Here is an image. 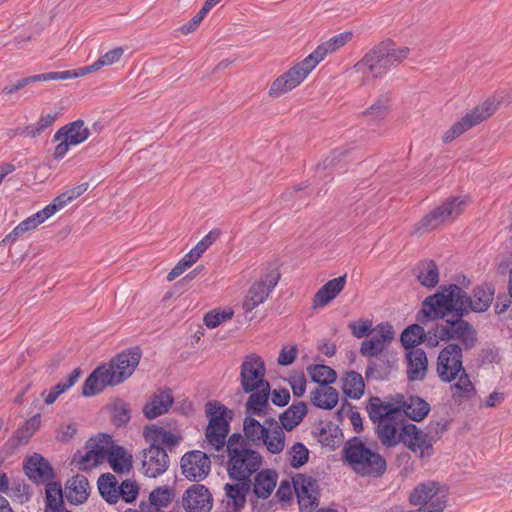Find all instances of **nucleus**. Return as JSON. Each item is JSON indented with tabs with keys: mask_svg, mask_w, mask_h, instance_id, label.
Wrapping results in <instances>:
<instances>
[{
	"mask_svg": "<svg viewBox=\"0 0 512 512\" xmlns=\"http://www.w3.org/2000/svg\"><path fill=\"white\" fill-rule=\"evenodd\" d=\"M440 289L423 301L416 316L420 323L444 319L448 311H456L459 316H466L471 311L484 312L494 299V289L487 284L474 288L472 297L456 284L441 286Z\"/></svg>",
	"mask_w": 512,
	"mask_h": 512,
	"instance_id": "obj_1",
	"label": "nucleus"
},
{
	"mask_svg": "<svg viewBox=\"0 0 512 512\" xmlns=\"http://www.w3.org/2000/svg\"><path fill=\"white\" fill-rule=\"evenodd\" d=\"M352 38L349 31L331 37L318 45L304 60L277 77L269 89L271 97H279L297 87L328 54L343 47Z\"/></svg>",
	"mask_w": 512,
	"mask_h": 512,
	"instance_id": "obj_2",
	"label": "nucleus"
},
{
	"mask_svg": "<svg viewBox=\"0 0 512 512\" xmlns=\"http://www.w3.org/2000/svg\"><path fill=\"white\" fill-rule=\"evenodd\" d=\"M205 412L209 418L205 436L212 448L221 451L226 447L228 455L249 448L245 436L239 433H233L226 439L233 417L232 410L217 401H209L205 406Z\"/></svg>",
	"mask_w": 512,
	"mask_h": 512,
	"instance_id": "obj_3",
	"label": "nucleus"
},
{
	"mask_svg": "<svg viewBox=\"0 0 512 512\" xmlns=\"http://www.w3.org/2000/svg\"><path fill=\"white\" fill-rule=\"evenodd\" d=\"M25 475L36 484H45V512H63L64 495L60 483L52 481L54 471L48 460L34 453L23 462Z\"/></svg>",
	"mask_w": 512,
	"mask_h": 512,
	"instance_id": "obj_4",
	"label": "nucleus"
},
{
	"mask_svg": "<svg viewBox=\"0 0 512 512\" xmlns=\"http://www.w3.org/2000/svg\"><path fill=\"white\" fill-rule=\"evenodd\" d=\"M409 51L408 47H396L391 40L382 41L368 51L355 68L366 76L381 78L407 58Z\"/></svg>",
	"mask_w": 512,
	"mask_h": 512,
	"instance_id": "obj_5",
	"label": "nucleus"
},
{
	"mask_svg": "<svg viewBox=\"0 0 512 512\" xmlns=\"http://www.w3.org/2000/svg\"><path fill=\"white\" fill-rule=\"evenodd\" d=\"M343 453L345 461L360 476L378 478L386 472L384 457L368 448L357 437L345 444Z\"/></svg>",
	"mask_w": 512,
	"mask_h": 512,
	"instance_id": "obj_6",
	"label": "nucleus"
},
{
	"mask_svg": "<svg viewBox=\"0 0 512 512\" xmlns=\"http://www.w3.org/2000/svg\"><path fill=\"white\" fill-rule=\"evenodd\" d=\"M467 197H450L441 205L423 216L414 226L413 232L425 234L443 224L453 222L467 206Z\"/></svg>",
	"mask_w": 512,
	"mask_h": 512,
	"instance_id": "obj_7",
	"label": "nucleus"
},
{
	"mask_svg": "<svg viewBox=\"0 0 512 512\" xmlns=\"http://www.w3.org/2000/svg\"><path fill=\"white\" fill-rule=\"evenodd\" d=\"M451 318L446 319V325L438 326V337L441 341L458 340L465 350L472 349L477 342V332L464 316H459L456 311H448Z\"/></svg>",
	"mask_w": 512,
	"mask_h": 512,
	"instance_id": "obj_8",
	"label": "nucleus"
},
{
	"mask_svg": "<svg viewBox=\"0 0 512 512\" xmlns=\"http://www.w3.org/2000/svg\"><path fill=\"white\" fill-rule=\"evenodd\" d=\"M141 356V350L135 347L118 353L108 365H103L109 385L115 386L127 380L138 366Z\"/></svg>",
	"mask_w": 512,
	"mask_h": 512,
	"instance_id": "obj_9",
	"label": "nucleus"
},
{
	"mask_svg": "<svg viewBox=\"0 0 512 512\" xmlns=\"http://www.w3.org/2000/svg\"><path fill=\"white\" fill-rule=\"evenodd\" d=\"M261 454L251 448L241 449L228 455L227 472L232 480L251 482L250 477L262 465Z\"/></svg>",
	"mask_w": 512,
	"mask_h": 512,
	"instance_id": "obj_10",
	"label": "nucleus"
},
{
	"mask_svg": "<svg viewBox=\"0 0 512 512\" xmlns=\"http://www.w3.org/2000/svg\"><path fill=\"white\" fill-rule=\"evenodd\" d=\"M497 104L495 100L487 99L482 104L467 112L460 120L455 122L443 135L445 143L452 142L474 126L480 124L495 113Z\"/></svg>",
	"mask_w": 512,
	"mask_h": 512,
	"instance_id": "obj_11",
	"label": "nucleus"
},
{
	"mask_svg": "<svg viewBox=\"0 0 512 512\" xmlns=\"http://www.w3.org/2000/svg\"><path fill=\"white\" fill-rule=\"evenodd\" d=\"M464 370L463 351L459 344L450 343L440 351L436 372L442 382L451 383Z\"/></svg>",
	"mask_w": 512,
	"mask_h": 512,
	"instance_id": "obj_12",
	"label": "nucleus"
},
{
	"mask_svg": "<svg viewBox=\"0 0 512 512\" xmlns=\"http://www.w3.org/2000/svg\"><path fill=\"white\" fill-rule=\"evenodd\" d=\"M280 279V273L276 268H268L261 279L255 282L248 290L242 307L245 312H251L263 303Z\"/></svg>",
	"mask_w": 512,
	"mask_h": 512,
	"instance_id": "obj_13",
	"label": "nucleus"
},
{
	"mask_svg": "<svg viewBox=\"0 0 512 512\" xmlns=\"http://www.w3.org/2000/svg\"><path fill=\"white\" fill-rule=\"evenodd\" d=\"M264 362L256 354L246 356L241 364L240 381L241 387L245 393L252 392L259 387L264 386L265 382Z\"/></svg>",
	"mask_w": 512,
	"mask_h": 512,
	"instance_id": "obj_14",
	"label": "nucleus"
},
{
	"mask_svg": "<svg viewBox=\"0 0 512 512\" xmlns=\"http://www.w3.org/2000/svg\"><path fill=\"white\" fill-rule=\"evenodd\" d=\"M169 456L163 447L149 445L142 451L143 474L150 478H156L164 474L169 467Z\"/></svg>",
	"mask_w": 512,
	"mask_h": 512,
	"instance_id": "obj_15",
	"label": "nucleus"
},
{
	"mask_svg": "<svg viewBox=\"0 0 512 512\" xmlns=\"http://www.w3.org/2000/svg\"><path fill=\"white\" fill-rule=\"evenodd\" d=\"M181 470L182 474L189 480H202L210 472V460L201 451L187 452L181 458Z\"/></svg>",
	"mask_w": 512,
	"mask_h": 512,
	"instance_id": "obj_16",
	"label": "nucleus"
},
{
	"mask_svg": "<svg viewBox=\"0 0 512 512\" xmlns=\"http://www.w3.org/2000/svg\"><path fill=\"white\" fill-rule=\"evenodd\" d=\"M400 440L414 453L419 452L420 457L431 455L433 447L430 436L414 424H407L401 428Z\"/></svg>",
	"mask_w": 512,
	"mask_h": 512,
	"instance_id": "obj_17",
	"label": "nucleus"
},
{
	"mask_svg": "<svg viewBox=\"0 0 512 512\" xmlns=\"http://www.w3.org/2000/svg\"><path fill=\"white\" fill-rule=\"evenodd\" d=\"M377 334L361 343L360 354L365 357H377L394 338V330L389 323H381L376 328Z\"/></svg>",
	"mask_w": 512,
	"mask_h": 512,
	"instance_id": "obj_18",
	"label": "nucleus"
},
{
	"mask_svg": "<svg viewBox=\"0 0 512 512\" xmlns=\"http://www.w3.org/2000/svg\"><path fill=\"white\" fill-rule=\"evenodd\" d=\"M183 507L187 512H209L212 508V497L209 490L202 484H193L183 494Z\"/></svg>",
	"mask_w": 512,
	"mask_h": 512,
	"instance_id": "obj_19",
	"label": "nucleus"
},
{
	"mask_svg": "<svg viewBox=\"0 0 512 512\" xmlns=\"http://www.w3.org/2000/svg\"><path fill=\"white\" fill-rule=\"evenodd\" d=\"M393 400L401 407V417L407 416L411 420L419 422L423 420L430 411V404L419 396H409L407 399L402 394H396Z\"/></svg>",
	"mask_w": 512,
	"mask_h": 512,
	"instance_id": "obj_20",
	"label": "nucleus"
},
{
	"mask_svg": "<svg viewBox=\"0 0 512 512\" xmlns=\"http://www.w3.org/2000/svg\"><path fill=\"white\" fill-rule=\"evenodd\" d=\"M143 437L149 445L163 447L166 449L167 453L172 452L181 441V436L155 424L148 425L144 428Z\"/></svg>",
	"mask_w": 512,
	"mask_h": 512,
	"instance_id": "obj_21",
	"label": "nucleus"
},
{
	"mask_svg": "<svg viewBox=\"0 0 512 512\" xmlns=\"http://www.w3.org/2000/svg\"><path fill=\"white\" fill-rule=\"evenodd\" d=\"M394 402L383 401L380 397H371L367 403L366 410L369 419L373 424L384 422L391 417H401V407Z\"/></svg>",
	"mask_w": 512,
	"mask_h": 512,
	"instance_id": "obj_22",
	"label": "nucleus"
},
{
	"mask_svg": "<svg viewBox=\"0 0 512 512\" xmlns=\"http://www.w3.org/2000/svg\"><path fill=\"white\" fill-rule=\"evenodd\" d=\"M270 384L265 382L264 386L249 392L250 395L245 404V412L250 416H265L271 409L269 405Z\"/></svg>",
	"mask_w": 512,
	"mask_h": 512,
	"instance_id": "obj_23",
	"label": "nucleus"
},
{
	"mask_svg": "<svg viewBox=\"0 0 512 512\" xmlns=\"http://www.w3.org/2000/svg\"><path fill=\"white\" fill-rule=\"evenodd\" d=\"M402 417H391L384 422L375 423V432L377 438L385 447H394L400 440L401 428L404 426L401 422Z\"/></svg>",
	"mask_w": 512,
	"mask_h": 512,
	"instance_id": "obj_24",
	"label": "nucleus"
},
{
	"mask_svg": "<svg viewBox=\"0 0 512 512\" xmlns=\"http://www.w3.org/2000/svg\"><path fill=\"white\" fill-rule=\"evenodd\" d=\"M174 401L170 389L160 390L154 393L143 407L144 416L149 419H155L168 412Z\"/></svg>",
	"mask_w": 512,
	"mask_h": 512,
	"instance_id": "obj_25",
	"label": "nucleus"
},
{
	"mask_svg": "<svg viewBox=\"0 0 512 512\" xmlns=\"http://www.w3.org/2000/svg\"><path fill=\"white\" fill-rule=\"evenodd\" d=\"M407 378L409 381H422L427 374L428 360L421 348L411 349L407 355Z\"/></svg>",
	"mask_w": 512,
	"mask_h": 512,
	"instance_id": "obj_26",
	"label": "nucleus"
},
{
	"mask_svg": "<svg viewBox=\"0 0 512 512\" xmlns=\"http://www.w3.org/2000/svg\"><path fill=\"white\" fill-rule=\"evenodd\" d=\"M90 495V485L84 475H75L66 481V501L80 505L87 501Z\"/></svg>",
	"mask_w": 512,
	"mask_h": 512,
	"instance_id": "obj_27",
	"label": "nucleus"
},
{
	"mask_svg": "<svg viewBox=\"0 0 512 512\" xmlns=\"http://www.w3.org/2000/svg\"><path fill=\"white\" fill-rule=\"evenodd\" d=\"M124 53V50L122 47H116L108 52H106L104 55H102L96 62H94L90 66H85L79 69L74 70H66V80L67 79H73L77 78L79 76H83L87 74L88 72L96 71L100 69L102 66L105 65H111L120 60Z\"/></svg>",
	"mask_w": 512,
	"mask_h": 512,
	"instance_id": "obj_28",
	"label": "nucleus"
},
{
	"mask_svg": "<svg viewBox=\"0 0 512 512\" xmlns=\"http://www.w3.org/2000/svg\"><path fill=\"white\" fill-rule=\"evenodd\" d=\"M346 275L339 276L326 282L314 296V306L324 307L332 301L345 287Z\"/></svg>",
	"mask_w": 512,
	"mask_h": 512,
	"instance_id": "obj_29",
	"label": "nucleus"
},
{
	"mask_svg": "<svg viewBox=\"0 0 512 512\" xmlns=\"http://www.w3.org/2000/svg\"><path fill=\"white\" fill-rule=\"evenodd\" d=\"M115 444L112 437L106 433H99L91 437L86 443L84 450L90 451L93 455L99 458L102 462L108 458L110 450L114 448Z\"/></svg>",
	"mask_w": 512,
	"mask_h": 512,
	"instance_id": "obj_30",
	"label": "nucleus"
},
{
	"mask_svg": "<svg viewBox=\"0 0 512 512\" xmlns=\"http://www.w3.org/2000/svg\"><path fill=\"white\" fill-rule=\"evenodd\" d=\"M308 412L305 402L293 403L279 416V422L286 431H292L297 427Z\"/></svg>",
	"mask_w": 512,
	"mask_h": 512,
	"instance_id": "obj_31",
	"label": "nucleus"
},
{
	"mask_svg": "<svg viewBox=\"0 0 512 512\" xmlns=\"http://www.w3.org/2000/svg\"><path fill=\"white\" fill-rule=\"evenodd\" d=\"M277 474L273 470H262L258 472L254 479L253 492L258 498H268L276 487Z\"/></svg>",
	"mask_w": 512,
	"mask_h": 512,
	"instance_id": "obj_32",
	"label": "nucleus"
},
{
	"mask_svg": "<svg viewBox=\"0 0 512 512\" xmlns=\"http://www.w3.org/2000/svg\"><path fill=\"white\" fill-rule=\"evenodd\" d=\"M312 434L319 443L332 449L341 443L342 432L337 425L331 422L316 428Z\"/></svg>",
	"mask_w": 512,
	"mask_h": 512,
	"instance_id": "obj_33",
	"label": "nucleus"
},
{
	"mask_svg": "<svg viewBox=\"0 0 512 512\" xmlns=\"http://www.w3.org/2000/svg\"><path fill=\"white\" fill-rule=\"evenodd\" d=\"M107 374L104 373V366L97 367L85 380L82 386V394L85 397L94 396L106 387L110 386Z\"/></svg>",
	"mask_w": 512,
	"mask_h": 512,
	"instance_id": "obj_34",
	"label": "nucleus"
},
{
	"mask_svg": "<svg viewBox=\"0 0 512 512\" xmlns=\"http://www.w3.org/2000/svg\"><path fill=\"white\" fill-rule=\"evenodd\" d=\"M457 382L451 385L453 391L452 397L456 402H462L470 400L476 394V389L470 380V377L466 370L459 373L457 376Z\"/></svg>",
	"mask_w": 512,
	"mask_h": 512,
	"instance_id": "obj_35",
	"label": "nucleus"
},
{
	"mask_svg": "<svg viewBox=\"0 0 512 512\" xmlns=\"http://www.w3.org/2000/svg\"><path fill=\"white\" fill-rule=\"evenodd\" d=\"M338 398V391L331 386L317 388L311 393L312 404L325 410L333 409L338 403Z\"/></svg>",
	"mask_w": 512,
	"mask_h": 512,
	"instance_id": "obj_36",
	"label": "nucleus"
},
{
	"mask_svg": "<svg viewBox=\"0 0 512 512\" xmlns=\"http://www.w3.org/2000/svg\"><path fill=\"white\" fill-rule=\"evenodd\" d=\"M107 461L115 473H127L132 469V455L119 445H115L110 450Z\"/></svg>",
	"mask_w": 512,
	"mask_h": 512,
	"instance_id": "obj_37",
	"label": "nucleus"
},
{
	"mask_svg": "<svg viewBox=\"0 0 512 512\" xmlns=\"http://www.w3.org/2000/svg\"><path fill=\"white\" fill-rule=\"evenodd\" d=\"M101 497L108 503H116L119 499V485L116 477L111 473L102 474L97 481Z\"/></svg>",
	"mask_w": 512,
	"mask_h": 512,
	"instance_id": "obj_38",
	"label": "nucleus"
},
{
	"mask_svg": "<svg viewBox=\"0 0 512 512\" xmlns=\"http://www.w3.org/2000/svg\"><path fill=\"white\" fill-rule=\"evenodd\" d=\"M90 130L83 120H76L66 124V152L70 146H76L88 139Z\"/></svg>",
	"mask_w": 512,
	"mask_h": 512,
	"instance_id": "obj_39",
	"label": "nucleus"
},
{
	"mask_svg": "<svg viewBox=\"0 0 512 512\" xmlns=\"http://www.w3.org/2000/svg\"><path fill=\"white\" fill-rule=\"evenodd\" d=\"M243 432L248 443L260 445L266 436L267 430L258 420L246 415L243 420Z\"/></svg>",
	"mask_w": 512,
	"mask_h": 512,
	"instance_id": "obj_40",
	"label": "nucleus"
},
{
	"mask_svg": "<svg viewBox=\"0 0 512 512\" xmlns=\"http://www.w3.org/2000/svg\"><path fill=\"white\" fill-rule=\"evenodd\" d=\"M342 381V390L349 398L358 400L364 394V381L358 372L350 371L346 373Z\"/></svg>",
	"mask_w": 512,
	"mask_h": 512,
	"instance_id": "obj_41",
	"label": "nucleus"
},
{
	"mask_svg": "<svg viewBox=\"0 0 512 512\" xmlns=\"http://www.w3.org/2000/svg\"><path fill=\"white\" fill-rule=\"evenodd\" d=\"M64 79V72H48L37 74L29 77L22 78L18 80L16 83L7 85L3 88V93L5 94H13L18 90L24 88L25 86L39 81H50V80H60Z\"/></svg>",
	"mask_w": 512,
	"mask_h": 512,
	"instance_id": "obj_42",
	"label": "nucleus"
},
{
	"mask_svg": "<svg viewBox=\"0 0 512 512\" xmlns=\"http://www.w3.org/2000/svg\"><path fill=\"white\" fill-rule=\"evenodd\" d=\"M238 483H227L224 487L226 495L232 499L234 511L237 512L244 507L246 499L245 495L250 489V483L244 480H236Z\"/></svg>",
	"mask_w": 512,
	"mask_h": 512,
	"instance_id": "obj_43",
	"label": "nucleus"
},
{
	"mask_svg": "<svg viewBox=\"0 0 512 512\" xmlns=\"http://www.w3.org/2000/svg\"><path fill=\"white\" fill-rule=\"evenodd\" d=\"M437 494V485L435 482L421 483L414 488L409 496V502L412 505H425L431 501H436L434 497Z\"/></svg>",
	"mask_w": 512,
	"mask_h": 512,
	"instance_id": "obj_44",
	"label": "nucleus"
},
{
	"mask_svg": "<svg viewBox=\"0 0 512 512\" xmlns=\"http://www.w3.org/2000/svg\"><path fill=\"white\" fill-rule=\"evenodd\" d=\"M311 380L322 387L329 386L337 379L335 370L323 364L311 365L307 368Z\"/></svg>",
	"mask_w": 512,
	"mask_h": 512,
	"instance_id": "obj_45",
	"label": "nucleus"
},
{
	"mask_svg": "<svg viewBox=\"0 0 512 512\" xmlns=\"http://www.w3.org/2000/svg\"><path fill=\"white\" fill-rule=\"evenodd\" d=\"M426 339L424 328L419 324H412L405 328L401 334V343L406 349H416Z\"/></svg>",
	"mask_w": 512,
	"mask_h": 512,
	"instance_id": "obj_46",
	"label": "nucleus"
},
{
	"mask_svg": "<svg viewBox=\"0 0 512 512\" xmlns=\"http://www.w3.org/2000/svg\"><path fill=\"white\" fill-rule=\"evenodd\" d=\"M175 497V490L169 486H158L149 494V502L147 504L153 505L161 509L167 508Z\"/></svg>",
	"mask_w": 512,
	"mask_h": 512,
	"instance_id": "obj_47",
	"label": "nucleus"
},
{
	"mask_svg": "<svg viewBox=\"0 0 512 512\" xmlns=\"http://www.w3.org/2000/svg\"><path fill=\"white\" fill-rule=\"evenodd\" d=\"M390 93L381 94L376 102H374L365 112L364 115L370 120H382L388 114L390 108Z\"/></svg>",
	"mask_w": 512,
	"mask_h": 512,
	"instance_id": "obj_48",
	"label": "nucleus"
},
{
	"mask_svg": "<svg viewBox=\"0 0 512 512\" xmlns=\"http://www.w3.org/2000/svg\"><path fill=\"white\" fill-rule=\"evenodd\" d=\"M390 361L384 359L382 355L375 360H370L365 371L367 379L373 378L376 380L385 379L390 372Z\"/></svg>",
	"mask_w": 512,
	"mask_h": 512,
	"instance_id": "obj_49",
	"label": "nucleus"
},
{
	"mask_svg": "<svg viewBox=\"0 0 512 512\" xmlns=\"http://www.w3.org/2000/svg\"><path fill=\"white\" fill-rule=\"evenodd\" d=\"M297 491L298 502L300 509H312L317 506L316 498H312L310 494L311 479L302 477V484L299 487V481L294 482Z\"/></svg>",
	"mask_w": 512,
	"mask_h": 512,
	"instance_id": "obj_50",
	"label": "nucleus"
},
{
	"mask_svg": "<svg viewBox=\"0 0 512 512\" xmlns=\"http://www.w3.org/2000/svg\"><path fill=\"white\" fill-rule=\"evenodd\" d=\"M284 430V428H279L277 430H272L269 433H266V436L261 444L265 445L270 453L279 454L285 447Z\"/></svg>",
	"mask_w": 512,
	"mask_h": 512,
	"instance_id": "obj_51",
	"label": "nucleus"
},
{
	"mask_svg": "<svg viewBox=\"0 0 512 512\" xmlns=\"http://www.w3.org/2000/svg\"><path fill=\"white\" fill-rule=\"evenodd\" d=\"M417 278L425 287H435L439 282V271L434 261L427 262L419 271Z\"/></svg>",
	"mask_w": 512,
	"mask_h": 512,
	"instance_id": "obj_52",
	"label": "nucleus"
},
{
	"mask_svg": "<svg viewBox=\"0 0 512 512\" xmlns=\"http://www.w3.org/2000/svg\"><path fill=\"white\" fill-rule=\"evenodd\" d=\"M112 422L115 426L121 427L131 419V411L128 403L123 400L115 401L112 407Z\"/></svg>",
	"mask_w": 512,
	"mask_h": 512,
	"instance_id": "obj_53",
	"label": "nucleus"
},
{
	"mask_svg": "<svg viewBox=\"0 0 512 512\" xmlns=\"http://www.w3.org/2000/svg\"><path fill=\"white\" fill-rule=\"evenodd\" d=\"M100 463H102V461L87 450H85L84 454L78 450L72 459V464H76L82 471L91 470Z\"/></svg>",
	"mask_w": 512,
	"mask_h": 512,
	"instance_id": "obj_54",
	"label": "nucleus"
},
{
	"mask_svg": "<svg viewBox=\"0 0 512 512\" xmlns=\"http://www.w3.org/2000/svg\"><path fill=\"white\" fill-rule=\"evenodd\" d=\"M233 310L232 309H226L223 311H210L205 314L203 318V322L208 328H216L221 323H223L226 320H230L233 317Z\"/></svg>",
	"mask_w": 512,
	"mask_h": 512,
	"instance_id": "obj_55",
	"label": "nucleus"
},
{
	"mask_svg": "<svg viewBox=\"0 0 512 512\" xmlns=\"http://www.w3.org/2000/svg\"><path fill=\"white\" fill-rule=\"evenodd\" d=\"M289 453L292 455L290 465L293 468H300L305 463H307L309 458V450L307 447L300 442L295 443L291 448Z\"/></svg>",
	"mask_w": 512,
	"mask_h": 512,
	"instance_id": "obj_56",
	"label": "nucleus"
},
{
	"mask_svg": "<svg viewBox=\"0 0 512 512\" xmlns=\"http://www.w3.org/2000/svg\"><path fill=\"white\" fill-rule=\"evenodd\" d=\"M118 493L125 502L131 503L139 494V486L136 481L127 479L119 485Z\"/></svg>",
	"mask_w": 512,
	"mask_h": 512,
	"instance_id": "obj_57",
	"label": "nucleus"
},
{
	"mask_svg": "<svg viewBox=\"0 0 512 512\" xmlns=\"http://www.w3.org/2000/svg\"><path fill=\"white\" fill-rule=\"evenodd\" d=\"M349 328L354 337L360 339L368 337L374 330L372 328V321L368 319H360L355 322L349 323Z\"/></svg>",
	"mask_w": 512,
	"mask_h": 512,
	"instance_id": "obj_58",
	"label": "nucleus"
},
{
	"mask_svg": "<svg viewBox=\"0 0 512 512\" xmlns=\"http://www.w3.org/2000/svg\"><path fill=\"white\" fill-rule=\"evenodd\" d=\"M57 117L58 113L47 114L46 116H42L37 123L30 125V138H35L40 135L46 128L54 123Z\"/></svg>",
	"mask_w": 512,
	"mask_h": 512,
	"instance_id": "obj_59",
	"label": "nucleus"
},
{
	"mask_svg": "<svg viewBox=\"0 0 512 512\" xmlns=\"http://www.w3.org/2000/svg\"><path fill=\"white\" fill-rule=\"evenodd\" d=\"M37 225L35 224L33 218L31 216H29L28 218H26L25 220H23L22 222H20L13 230L11 233H9L7 236H6V240L7 241H14L17 239L18 236L36 228Z\"/></svg>",
	"mask_w": 512,
	"mask_h": 512,
	"instance_id": "obj_60",
	"label": "nucleus"
},
{
	"mask_svg": "<svg viewBox=\"0 0 512 512\" xmlns=\"http://www.w3.org/2000/svg\"><path fill=\"white\" fill-rule=\"evenodd\" d=\"M220 236V230L213 229L200 240L194 247L195 252L202 255Z\"/></svg>",
	"mask_w": 512,
	"mask_h": 512,
	"instance_id": "obj_61",
	"label": "nucleus"
},
{
	"mask_svg": "<svg viewBox=\"0 0 512 512\" xmlns=\"http://www.w3.org/2000/svg\"><path fill=\"white\" fill-rule=\"evenodd\" d=\"M297 346H283L278 357V363L282 366L292 364L297 356Z\"/></svg>",
	"mask_w": 512,
	"mask_h": 512,
	"instance_id": "obj_62",
	"label": "nucleus"
},
{
	"mask_svg": "<svg viewBox=\"0 0 512 512\" xmlns=\"http://www.w3.org/2000/svg\"><path fill=\"white\" fill-rule=\"evenodd\" d=\"M289 384L294 396L301 397L304 395L306 390V379L303 373L300 375L291 376L289 378Z\"/></svg>",
	"mask_w": 512,
	"mask_h": 512,
	"instance_id": "obj_63",
	"label": "nucleus"
},
{
	"mask_svg": "<svg viewBox=\"0 0 512 512\" xmlns=\"http://www.w3.org/2000/svg\"><path fill=\"white\" fill-rule=\"evenodd\" d=\"M290 401V393L286 388L272 391V403L278 407L286 406Z\"/></svg>",
	"mask_w": 512,
	"mask_h": 512,
	"instance_id": "obj_64",
	"label": "nucleus"
}]
</instances>
